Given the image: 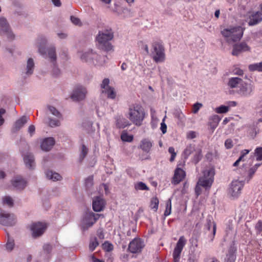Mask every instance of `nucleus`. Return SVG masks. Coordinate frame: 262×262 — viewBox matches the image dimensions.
<instances>
[{
    "label": "nucleus",
    "instance_id": "34",
    "mask_svg": "<svg viewBox=\"0 0 262 262\" xmlns=\"http://www.w3.org/2000/svg\"><path fill=\"white\" fill-rule=\"evenodd\" d=\"M99 245V242L96 237L91 239L89 244V249L91 251H93Z\"/></svg>",
    "mask_w": 262,
    "mask_h": 262
},
{
    "label": "nucleus",
    "instance_id": "16",
    "mask_svg": "<svg viewBox=\"0 0 262 262\" xmlns=\"http://www.w3.org/2000/svg\"><path fill=\"white\" fill-rule=\"evenodd\" d=\"M185 171L180 168H177L174 171L172 180V183L174 185L179 184L185 177Z\"/></svg>",
    "mask_w": 262,
    "mask_h": 262
},
{
    "label": "nucleus",
    "instance_id": "28",
    "mask_svg": "<svg viewBox=\"0 0 262 262\" xmlns=\"http://www.w3.org/2000/svg\"><path fill=\"white\" fill-rule=\"evenodd\" d=\"M47 177L53 181H59L61 179V176L58 173L48 171L46 173Z\"/></svg>",
    "mask_w": 262,
    "mask_h": 262
},
{
    "label": "nucleus",
    "instance_id": "48",
    "mask_svg": "<svg viewBox=\"0 0 262 262\" xmlns=\"http://www.w3.org/2000/svg\"><path fill=\"white\" fill-rule=\"evenodd\" d=\"M71 20L72 22V23H73L75 25H78V26H80L82 25V23L81 22L80 19H79L78 18L76 17L75 16H71Z\"/></svg>",
    "mask_w": 262,
    "mask_h": 262
},
{
    "label": "nucleus",
    "instance_id": "12",
    "mask_svg": "<svg viewBox=\"0 0 262 262\" xmlns=\"http://www.w3.org/2000/svg\"><path fill=\"white\" fill-rule=\"evenodd\" d=\"M47 228V225L40 222L33 223L31 227V230L32 231V236L34 237H37L42 235L45 232Z\"/></svg>",
    "mask_w": 262,
    "mask_h": 262
},
{
    "label": "nucleus",
    "instance_id": "32",
    "mask_svg": "<svg viewBox=\"0 0 262 262\" xmlns=\"http://www.w3.org/2000/svg\"><path fill=\"white\" fill-rule=\"evenodd\" d=\"M202 150L201 149L195 151L192 161L195 164L198 163L202 158Z\"/></svg>",
    "mask_w": 262,
    "mask_h": 262
},
{
    "label": "nucleus",
    "instance_id": "50",
    "mask_svg": "<svg viewBox=\"0 0 262 262\" xmlns=\"http://www.w3.org/2000/svg\"><path fill=\"white\" fill-rule=\"evenodd\" d=\"M256 170H257L255 169V168H253V167L249 169L248 171V173L249 179H251L253 177V175L254 174Z\"/></svg>",
    "mask_w": 262,
    "mask_h": 262
},
{
    "label": "nucleus",
    "instance_id": "21",
    "mask_svg": "<svg viewBox=\"0 0 262 262\" xmlns=\"http://www.w3.org/2000/svg\"><path fill=\"white\" fill-rule=\"evenodd\" d=\"M115 125L118 128H123L130 125L128 121L122 116H117L115 117Z\"/></svg>",
    "mask_w": 262,
    "mask_h": 262
},
{
    "label": "nucleus",
    "instance_id": "7",
    "mask_svg": "<svg viewBox=\"0 0 262 262\" xmlns=\"http://www.w3.org/2000/svg\"><path fill=\"white\" fill-rule=\"evenodd\" d=\"M144 246V241L140 238L136 237L129 243L128 250L132 253H139L142 251Z\"/></svg>",
    "mask_w": 262,
    "mask_h": 262
},
{
    "label": "nucleus",
    "instance_id": "25",
    "mask_svg": "<svg viewBox=\"0 0 262 262\" xmlns=\"http://www.w3.org/2000/svg\"><path fill=\"white\" fill-rule=\"evenodd\" d=\"M152 146V143L148 139H144L141 142L140 148L147 153L150 151Z\"/></svg>",
    "mask_w": 262,
    "mask_h": 262
},
{
    "label": "nucleus",
    "instance_id": "63",
    "mask_svg": "<svg viewBox=\"0 0 262 262\" xmlns=\"http://www.w3.org/2000/svg\"><path fill=\"white\" fill-rule=\"evenodd\" d=\"M92 258L93 259V262H104L103 260H101L99 259L96 258L94 255L92 256Z\"/></svg>",
    "mask_w": 262,
    "mask_h": 262
},
{
    "label": "nucleus",
    "instance_id": "42",
    "mask_svg": "<svg viewBox=\"0 0 262 262\" xmlns=\"http://www.w3.org/2000/svg\"><path fill=\"white\" fill-rule=\"evenodd\" d=\"M85 187L88 188L92 186L93 184V176H89L85 181Z\"/></svg>",
    "mask_w": 262,
    "mask_h": 262
},
{
    "label": "nucleus",
    "instance_id": "23",
    "mask_svg": "<svg viewBox=\"0 0 262 262\" xmlns=\"http://www.w3.org/2000/svg\"><path fill=\"white\" fill-rule=\"evenodd\" d=\"M262 20L261 14L259 12H256L250 16V20L248 23L249 26H253L257 24Z\"/></svg>",
    "mask_w": 262,
    "mask_h": 262
},
{
    "label": "nucleus",
    "instance_id": "45",
    "mask_svg": "<svg viewBox=\"0 0 262 262\" xmlns=\"http://www.w3.org/2000/svg\"><path fill=\"white\" fill-rule=\"evenodd\" d=\"M255 229L256 231V234H259L262 233V221L259 220L255 226Z\"/></svg>",
    "mask_w": 262,
    "mask_h": 262
},
{
    "label": "nucleus",
    "instance_id": "2",
    "mask_svg": "<svg viewBox=\"0 0 262 262\" xmlns=\"http://www.w3.org/2000/svg\"><path fill=\"white\" fill-rule=\"evenodd\" d=\"M215 172L213 168H207L203 171V176L200 177L195 187V193L197 196L202 192L201 187L206 190L209 189L214 180Z\"/></svg>",
    "mask_w": 262,
    "mask_h": 262
},
{
    "label": "nucleus",
    "instance_id": "49",
    "mask_svg": "<svg viewBox=\"0 0 262 262\" xmlns=\"http://www.w3.org/2000/svg\"><path fill=\"white\" fill-rule=\"evenodd\" d=\"M225 146L227 149L231 148L233 146V141L232 139H227L225 142Z\"/></svg>",
    "mask_w": 262,
    "mask_h": 262
},
{
    "label": "nucleus",
    "instance_id": "44",
    "mask_svg": "<svg viewBox=\"0 0 262 262\" xmlns=\"http://www.w3.org/2000/svg\"><path fill=\"white\" fill-rule=\"evenodd\" d=\"M14 246V242L12 239H8L6 244V249L8 251H11Z\"/></svg>",
    "mask_w": 262,
    "mask_h": 262
},
{
    "label": "nucleus",
    "instance_id": "27",
    "mask_svg": "<svg viewBox=\"0 0 262 262\" xmlns=\"http://www.w3.org/2000/svg\"><path fill=\"white\" fill-rule=\"evenodd\" d=\"M47 53L52 62L55 63L56 61V54L55 48L51 47L47 49Z\"/></svg>",
    "mask_w": 262,
    "mask_h": 262
},
{
    "label": "nucleus",
    "instance_id": "61",
    "mask_svg": "<svg viewBox=\"0 0 262 262\" xmlns=\"http://www.w3.org/2000/svg\"><path fill=\"white\" fill-rule=\"evenodd\" d=\"M171 211V208L166 207V209L164 212V215L165 216H168L170 214Z\"/></svg>",
    "mask_w": 262,
    "mask_h": 262
},
{
    "label": "nucleus",
    "instance_id": "13",
    "mask_svg": "<svg viewBox=\"0 0 262 262\" xmlns=\"http://www.w3.org/2000/svg\"><path fill=\"white\" fill-rule=\"evenodd\" d=\"M0 28L4 32V35L7 37V39L10 40L14 39L15 36L14 34L10 31L9 25L7 20L5 18L3 17L0 18Z\"/></svg>",
    "mask_w": 262,
    "mask_h": 262
},
{
    "label": "nucleus",
    "instance_id": "29",
    "mask_svg": "<svg viewBox=\"0 0 262 262\" xmlns=\"http://www.w3.org/2000/svg\"><path fill=\"white\" fill-rule=\"evenodd\" d=\"M159 201L157 196L153 197L151 199L150 207L151 209L154 211H157L159 207Z\"/></svg>",
    "mask_w": 262,
    "mask_h": 262
},
{
    "label": "nucleus",
    "instance_id": "24",
    "mask_svg": "<svg viewBox=\"0 0 262 262\" xmlns=\"http://www.w3.org/2000/svg\"><path fill=\"white\" fill-rule=\"evenodd\" d=\"M243 83L242 79L238 77H232L229 79L228 85L230 88H235L238 87L239 85H242Z\"/></svg>",
    "mask_w": 262,
    "mask_h": 262
},
{
    "label": "nucleus",
    "instance_id": "55",
    "mask_svg": "<svg viewBox=\"0 0 262 262\" xmlns=\"http://www.w3.org/2000/svg\"><path fill=\"white\" fill-rule=\"evenodd\" d=\"M5 110L4 108H0V126L2 125L4 122V119L2 115L5 113Z\"/></svg>",
    "mask_w": 262,
    "mask_h": 262
},
{
    "label": "nucleus",
    "instance_id": "57",
    "mask_svg": "<svg viewBox=\"0 0 262 262\" xmlns=\"http://www.w3.org/2000/svg\"><path fill=\"white\" fill-rule=\"evenodd\" d=\"M233 73L234 74L237 75L239 76H242L244 74L243 71L239 68H235L233 70Z\"/></svg>",
    "mask_w": 262,
    "mask_h": 262
},
{
    "label": "nucleus",
    "instance_id": "6",
    "mask_svg": "<svg viewBox=\"0 0 262 262\" xmlns=\"http://www.w3.org/2000/svg\"><path fill=\"white\" fill-rule=\"evenodd\" d=\"M186 239L184 236L179 238L172 254L173 262H179L182 251L186 244Z\"/></svg>",
    "mask_w": 262,
    "mask_h": 262
},
{
    "label": "nucleus",
    "instance_id": "15",
    "mask_svg": "<svg viewBox=\"0 0 262 262\" xmlns=\"http://www.w3.org/2000/svg\"><path fill=\"white\" fill-rule=\"evenodd\" d=\"M86 94V89L81 86H77L73 91L71 98L75 101H80L85 98Z\"/></svg>",
    "mask_w": 262,
    "mask_h": 262
},
{
    "label": "nucleus",
    "instance_id": "41",
    "mask_svg": "<svg viewBox=\"0 0 262 262\" xmlns=\"http://www.w3.org/2000/svg\"><path fill=\"white\" fill-rule=\"evenodd\" d=\"M88 149L84 145L81 146V151L80 155V161L83 160L88 154Z\"/></svg>",
    "mask_w": 262,
    "mask_h": 262
},
{
    "label": "nucleus",
    "instance_id": "58",
    "mask_svg": "<svg viewBox=\"0 0 262 262\" xmlns=\"http://www.w3.org/2000/svg\"><path fill=\"white\" fill-rule=\"evenodd\" d=\"M35 127L33 125H31L28 127V132L30 134L31 136L35 133Z\"/></svg>",
    "mask_w": 262,
    "mask_h": 262
},
{
    "label": "nucleus",
    "instance_id": "36",
    "mask_svg": "<svg viewBox=\"0 0 262 262\" xmlns=\"http://www.w3.org/2000/svg\"><path fill=\"white\" fill-rule=\"evenodd\" d=\"M135 188L136 190H148L149 188L147 186L142 182H139L138 183L136 184L135 185Z\"/></svg>",
    "mask_w": 262,
    "mask_h": 262
},
{
    "label": "nucleus",
    "instance_id": "20",
    "mask_svg": "<svg viewBox=\"0 0 262 262\" xmlns=\"http://www.w3.org/2000/svg\"><path fill=\"white\" fill-rule=\"evenodd\" d=\"M55 144V140L52 137L45 139L41 144V148L45 151L50 150Z\"/></svg>",
    "mask_w": 262,
    "mask_h": 262
},
{
    "label": "nucleus",
    "instance_id": "38",
    "mask_svg": "<svg viewBox=\"0 0 262 262\" xmlns=\"http://www.w3.org/2000/svg\"><path fill=\"white\" fill-rule=\"evenodd\" d=\"M228 110L229 106L222 105L218 107H216L215 110V111L218 114H223L227 113Z\"/></svg>",
    "mask_w": 262,
    "mask_h": 262
},
{
    "label": "nucleus",
    "instance_id": "10",
    "mask_svg": "<svg viewBox=\"0 0 262 262\" xmlns=\"http://www.w3.org/2000/svg\"><path fill=\"white\" fill-rule=\"evenodd\" d=\"M244 184L245 183L243 181L234 180L232 182L230 186V193L233 198L238 197L241 193V190Z\"/></svg>",
    "mask_w": 262,
    "mask_h": 262
},
{
    "label": "nucleus",
    "instance_id": "22",
    "mask_svg": "<svg viewBox=\"0 0 262 262\" xmlns=\"http://www.w3.org/2000/svg\"><path fill=\"white\" fill-rule=\"evenodd\" d=\"M24 161L28 168H32L35 166L34 159L33 155L30 153H27L24 155Z\"/></svg>",
    "mask_w": 262,
    "mask_h": 262
},
{
    "label": "nucleus",
    "instance_id": "64",
    "mask_svg": "<svg viewBox=\"0 0 262 262\" xmlns=\"http://www.w3.org/2000/svg\"><path fill=\"white\" fill-rule=\"evenodd\" d=\"M241 158H239L233 164V166L234 167H236L238 166L239 163L242 161Z\"/></svg>",
    "mask_w": 262,
    "mask_h": 262
},
{
    "label": "nucleus",
    "instance_id": "51",
    "mask_svg": "<svg viewBox=\"0 0 262 262\" xmlns=\"http://www.w3.org/2000/svg\"><path fill=\"white\" fill-rule=\"evenodd\" d=\"M202 106V104L201 103H195L193 106V112L194 113H196L198 111L200 110V108L201 107V106Z\"/></svg>",
    "mask_w": 262,
    "mask_h": 262
},
{
    "label": "nucleus",
    "instance_id": "56",
    "mask_svg": "<svg viewBox=\"0 0 262 262\" xmlns=\"http://www.w3.org/2000/svg\"><path fill=\"white\" fill-rule=\"evenodd\" d=\"M52 246L49 244H45L43 247V250L47 253L50 252L51 250H52Z\"/></svg>",
    "mask_w": 262,
    "mask_h": 262
},
{
    "label": "nucleus",
    "instance_id": "9",
    "mask_svg": "<svg viewBox=\"0 0 262 262\" xmlns=\"http://www.w3.org/2000/svg\"><path fill=\"white\" fill-rule=\"evenodd\" d=\"M110 80L108 78H105L101 84L100 88L102 90V93L107 95L108 98L114 99L116 94L113 88L109 86Z\"/></svg>",
    "mask_w": 262,
    "mask_h": 262
},
{
    "label": "nucleus",
    "instance_id": "5",
    "mask_svg": "<svg viewBox=\"0 0 262 262\" xmlns=\"http://www.w3.org/2000/svg\"><path fill=\"white\" fill-rule=\"evenodd\" d=\"M151 56L156 63L163 62L165 60V49L161 41H155L152 43Z\"/></svg>",
    "mask_w": 262,
    "mask_h": 262
},
{
    "label": "nucleus",
    "instance_id": "53",
    "mask_svg": "<svg viewBox=\"0 0 262 262\" xmlns=\"http://www.w3.org/2000/svg\"><path fill=\"white\" fill-rule=\"evenodd\" d=\"M196 137V133L194 131H190L187 134L188 139H192Z\"/></svg>",
    "mask_w": 262,
    "mask_h": 262
},
{
    "label": "nucleus",
    "instance_id": "26",
    "mask_svg": "<svg viewBox=\"0 0 262 262\" xmlns=\"http://www.w3.org/2000/svg\"><path fill=\"white\" fill-rule=\"evenodd\" d=\"M221 118L217 115H214L211 117L209 122V125L210 128L214 130L218 125Z\"/></svg>",
    "mask_w": 262,
    "mask_h": 262
},
{
    "label": "nucleus",
    "instance_id": "62",
    "mask_svg": "<svg viewBox=\"0 0 262 262\" xmlns=\"http://www.w3.org/2000/svg\"><path fill=\"white\" fill-rule=\"evenodd\" d=\"M52 3L54 5V6L56 7H59L61 6V3L60 1V0H52Z\"/></svg>",
    "mask_w": 262,
    "mask_h": 262
},
{
    "label": "nucleus",
    "instance_id": "4",
    "mask_svg": "<svg viewBox=\"0 0 262 262\" xmlns=\"http://www.w3.org/2000/svg\"><path fill=\"white\" fill-rule=\"evenodd\" d=\"M244 29L241 26H235L224 29L221 34L229 44L239 41L243 37Z\"/></svg>",
    "mask_w": 262,
    "mask_h": 262
},
{
    "label": "nucleus",
    "instance_id": "17",
    "mask_svg": "<svg viewBox=\"0 0 262 262\" xmlns=\"http://www.w3.org/2000/svg\"><path fill=\"white\" fill-rule=\"evenodd\" d=\"M12 184L16 189L22 190L26 186L27 181L20 176H17L12 181Z\"/></svg>",
    "mask_w": 262,
    "mask_h": 262
},
{
    "label": "nucleus",
    "instance_id": "59",
    "mask_svg": "<svg viewBox=\"0 0 262 262\" xmlns=\"http://www.w3.org/2000/svg\"><path fill=\"white\" fill-rule=\"evenodd\" d=\"M38 52L41 55H45L46 53L45 49L44 48H42L41 45L38 46Z\"/></svg>",
    "mask_w": 262,
    "mask_h": 262
},
{
    "label": "nucleus",
    "instance_id": "30",
    "mask_svg": "<svg viewBox=\"0 0 262 262\" xmlns=\"http://www.w3.org/2000/svg\"><path fill=\"white\" fill-rule=\"evenodd\" d=\"M195 150V147L194 145H189L187 146L185 149L183 154L185 158H188V157Z\"/></svg>",
    "mask_w": 262,
    "mask_h": 262
},
{
    "label": "nucleus",
    "instance_id": "40",
    "mask_svg": "<svg viewBox=\"0 0 262 262\" xmlns=\"http://www.w3.org/2000/svg\"><path fill=\"white\" fill-rule=\"evenodd\" d=\"M255 156L257 161H260L262 160V147H257L255 149Z\"/></svg>",
    "mask_w": 262,
    "mask_h": 262
},
{
    "label": "nucleus",
    "instance_id": "8",
    "mask_svg": "<svg viewBox=\"0 0 262 262\" xmlns=\"http://www.w3.org/2000/svg\"><path fill=\"white\" fill-rule=\"evenodd\" d=\"M99 217V214H95L92 212L86 213L83 220V224L82 227L83 229H88L89 228L92 226L97 220H98Z\"/></svg>",
    "mask_w": 262,
    "mask_h": 262
},
{
    "label": "nucleus",
    "instance_id": "14",
    "mask_svg": "<svg viewBox=\"0 0 262 262\" xmlns=\"http://www.w3.org/2000/svg\"><path fill=\"white\" fill-rule=\"evenodd\" d=\"M250 47L244 41L233 46L232 55L238 56L241 53L250 51Z\"/></svg>",
    "mask_w": 262,
    "mask_h": 262
},
{
    "label": "nucleus",
    "instance_id": "11",
    "mask_svg": "<svg viewBox=\"0 0 262 262\" xmlns=\"http://www.w3.org/2000/svg\"><path fill=\"white\" fill-rule=\"evenodd\" d=\"M0 220H4L7 224H4L0 221V224L3 226H12L16 224V219L15 216L13 214H10L4 211H2L0 214Z\"/></svg>",
    "mask_w": 262,
    "mask_h": 262
},
{
    "label": "nucleus",
    "instance_id": "46",
    "mask_svg": "<svg viewBox=\"0 0 262 262\" xmlns=\"http://www.w3.org/2000/svg\"><path fill=\"white\" fill-rule=\"evenodd\" d=\"M49 124L51 127L58 126L60 125V122L58 120L56 119H49Z\"/></svg>",
    "mask_w": 262,
    "mask_h": 262
},
{
    "label": "nucleus",
    "instance_id": "1",
    "mask_svg": "<svg viewBox=\"0 0 262 262\" xmlns=\"http://www.w3.org/2000/svg\"><path fill=\"white\" fill-rule=\"evenodd\" d=\"M114 33L111 29L99 31L96 37L98 48L106 52L113 51L114 46L110 41L114 38Z\"/></svg>",
    "mask_w": 262,
    "mask_h": 262
},
{
    "label": "nucleus",
    "instance_id": "19",
    "mask_svg": "<svg viewBox=\"0 0 262 262\" xmlns=\"http://www.w3.org/2000/svg\"><path fill=\"white\" fill-rule=\"evenodd\" d=\"M104 206L103 199L99 196L95 198L93 201V209L95 211H101Z\"/></svg>",
    "mask_w": 262,
    "mask_h": 262
},
{
    "label": "nucleus",
    "instance_id": "39",
    "mask_svg": "<svg viewBox=\"0 0 262 262\" xmlns=\"http://www.w3.org/2000/svg\"><path fill=\"white\" fill-rule=\"evenodd\" d=\"M260 62L254 64H249L248 66V69L251 72H254L257 71L260 72Z\"/></svg>",
    "mask_w": 262,
    "mask_h": 262
},
{
    "label": "nucleus",
    "instance_id": "31",
    "mask_svg": "<svg viewBox=\"0 0 262 262\" xmlns=\"http://www.w3.org/2000/svg\"><path fill=\"white\" fill-rule=\"evenodd\" d=\"M34 63L33 59L31 58H29L27 61V72L28 75L32 74L34 70Z\"/></svg>",
    "mask_w": 262,
    "mask_h": 262
},
{
    "label": "nucleus",
    "instance_id": "47",
    "mask_svg": "<svg viewBox=\"0 0 262 262\" xmlns=\"http://www.w3.org/2000/svg\"><path fill=\"white\" fill-rule=\"evenodd\" d=\"M49 109L50 111V112L54 116L57 117H60L61 114L53 106H49Z\"/></svg>",
    "mask_w": 262,
    "mask_h": 262
},
{
    "label": "nucleus",
    "instance_id": "18",
    "mask_svg": "<svg viewBox=\"0 0 262 262\" xmlns=\"http://www.w3.org/2000/svg\"><path fill=\"white\" fill-rule=\"evenodd\" d=\"M29 120V118L27 116H23L18 119L14 123L12 128V132L13 133L19 130Z\"/></svg>",
    "mask_w": 262,
    "mask_h": 262
},
{
    "label": "nucleus",
    "instance_id": "35",
    "mask_svg": "<svg viewBox=\"0 0 262 262\" xmlns=\"http://www.w3.org/2000/svg\"><path fill=\"white\" fill-rule=\"evenodd\" d=\"M121 139L123 141L130 142L133 141V136L132 135H128L127 132H124L121 135Z\"/></svg>",
    "mask_w": 262,
    "mask_h": 262
},
{
    "label": "nucleus",
    "instance_id": "60",
    "mask_svg": "<svg viewBox=\"0 0 262 262\" xmlns=\"http://www.w3.org/2000/svg\"><path fill=\"white\" fill-rule=\"evenodd\" d=\"M216 224L214 222H213V231H212L213 235H212V237L211 239V240L212 241L213 240V238L214 237V236H215V234L216 233Z\"/></svg>",
    "mask_w": 262,
    "mask_h": 262
},
{
    "label": "nucleus",
    "instance_id": "3",
    "mask_svg": "<svg viewBox=\"0 0 262 262\" xmlns=\"http://www.w3.org/2000/svg\"><path fill=\"white\" fill-rule=\"evenodd\" d=\"M145 115L144 108L139 104H134L129 107L128 118L136 126L142 125Z\"/></svg>",
    "mask_w": 262,
    "mask_h": 262
},
{
    "label": "nucleus",
    "instance_id": "54",
    "mask_svg": "<svg viewBox=\"0 0 262 262\" xmlns=\"http://www.w3.org/2000/svg\"><path fill=\"white\" fill-rule=\"evenodd\" d=\"M250 152V150L248 149H244L241 152V156L239 158H241V160L244 161V158L246 156L249 152Z\"/></svg>",
    "mask_w": 262,
    "mask_h": 262
},
{
    "label": "nucleus",
    "instance_id": "43",
    "mask_svg": "<svg viewBox=\"0 0 262 262\" xmlns=\"http://www.w3.org/2000/svg\"><path fill=\"white\" fill-rule=\"evenodd\" d=\"M236 251V249L233 246H231L228 251V254L227 256H229V259H234V254Z\"/></svg>",
    "mask_w": 262,
    "mask_h": 262
},
{
    "label": "nucleus",
    "instance_id": "52",
    "mask_svg": "<svg viewBox=\"0 0 262 262\" xmlns=\"http://www.w3.org/2000/svg\"><path fill=\"white\" fill-rule=\"evenodd\" d=\"M160 129L163 134H165L167 132V125L164 122V119L163 120L161 123Z\"/></svg>",
    "mask_w": 262,
    "mask_h": 262
},
{
    "label": "nucleus",
    "instance_id": "33",
    "mask_svg": "<svg viewBox=\"0 0 262 262\" xmlns=\"http://www.w3.org/2000/svg\"><path fill=\"white\" fill-rule=\"evenodd\" d=\"M3 204L6 205L9 207H11L13 206L14 202L12 199L9 196H4L2 199Z\"/></svg>",
    "mask_w": 262,
    "mask_h": 262
},
{
    "label": "nucleus",
    "instance_id": "37",
    "mask_svg": "<svg viewBox=\"0 0 262 262\" xmlns=\"http://www.w3.org/2000/svg\"><path fill=\"white\" fill-rule=\"evenodd\" d=\"M103 249L106 252H111L114 249V246L112 244L108 242H105L102 245Z\"/></svg>",
    "mask_w": 262,
    "mask_h": 262
}]
</instances>
